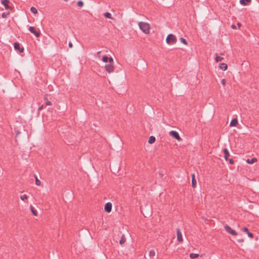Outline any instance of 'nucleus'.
<instances>
[{
  "mask_svg": "<svg viewBox=\"0 0 259 259\" xmlns=\"http://www.w3.org/2000/svg\"><path fill=\"white\" fill-rule=\"evenodd\" d=\"M229 161V163L231 164H233L234 163V161L233 159L231 158V159H228Z\"/></svg>",
  "mask_w": 259,
  "mask_h": 259,
  "instance_id": "obj_32",
  "label": "nucleus"
},
{
  "mask_svg": "<svg viewBox=\"0 0 259 259\" xmlns=\"http://www.w3.org/2000/svg\"><path fill=\"white\" fill-rule=\"evenodd\" d=\"M181 42L182 43H183V44L186 45L187 44V40L184 38L183 37H181L180 39Z\"/></svg>",
  "mask_w": 259,
  "mask_h": 259,
  "instance_id": "obj_27",
  "label": "nucleus"
},
{
  "mask_svg": "<svg viewBox=\"0 0 259 259\" xmlns=\"http://www.w3.org/2000/svg\"><path fill=\"white\" fill-rule=\"evenodd\" d=\"M100 53H101V51H99V52H98L97 53V56H99V55H100Z\"/></svg>",
  "mask_w": 259,
  "mask_h": 259,
  "instance_id": "obj_39",
  "label": "nucleus"
},
{
  "mask_svg": "<svg viewBox=\"0 0 259 259\" xmlns=\"http://www.w3.org/2000/svg\"><path fill=\"white\" fill-rule=\"evenodd\" d=\"M125 241H126V238L124 235H122L120 241H119L120 244L122 245V244H124Z\"/></svg>",
  "mask_w": 259,
  "mask_h": 259,
  "instance_id": "obj_23",
  "label": "nucleus"
},
{
  "mask_svg": "<svg viewBox=\"0 0 259 259\" xmlns=\"http://www.w3.org/2000/svg\"><path fill=\"white\" fill-rule=\"evenodd\" d=\"M169 135L173 137L174 138L177 139L178 141H181V138L180 137L178 133L176 131H171L169 132Z\"/></svg>",
  "mask_w": 259,
  "mask_h": 259,
  "instance_id": "obj_7",
  "label": "nucleus"
},
{
  "mask_svg": "<svg viewBox=\"0 0 259 259\" xmlns=\"http://www.w3.org/2000/svg\"><path fill=\"white\" fill-rule=\"evenodd\" d=\"M177 236L178 241L179 242H182L183 240L181 231L179 228L177 229Z\"/></svg>",
  "mask_w": 259,
  "mask_h": 259,
  "instance_id": "obj_9",
  "label": "nucleus"
},
{
  "mask_svg": "<svg viewBox=\"0 0 259 259\" xmlns=\"http://www.w3.org/2000/svg\"><path fill=\"white\" fill-rule=\"evenodd\" d=\"M68 46L70 48H72L73 47V45L71 42H69L68 44Z\"/></svg>",
  "mask_w": 259,
  "mask_h": 259,
  "instance_id": "obj_35",
  "label": "nucleus"
},
{
  "mask_svg": "<svg viewBox=\"0 0 259 259\" xmlns=\"http://www.w3.org/2000/svg\"><path fill=\"white\" fill-rule=\"evenodd\" d=\"M65 2H68V0H64Z\"/></svg>",
  "mask_w": 259,
  "mask_h": 259,
  "instance_id": "obj_43",
  "label": "nucleus"
},
{
  "mask_svg": "<svg viewBox=\"0 0 259 259\" xmlns=\"http://www.w3.org/2000/svg\"><path fill=\"white\" fill-rule=\"evenodd\" d=\"M251 2V0H240V3L243 6H246Z\"/></svg>",
  "mask_w": 259,
  "mask_h": 259,
  "instance_id": "obj_18",
  "label": "nucleus"
},
{
  "mask_svg": "<svg viewBox=\"0 0 259 259\" xmlns=\"http://www.w3.org/2000/svg\"><path fill=\"white\" fill-rule=\"evenodd\" d=\"M241 230L244 232H245L247 233L248 236L250 238H253V234L251 233L250 232H249V230L248 229V228H246V227H244L243 228H242L241 229Z\"/></svg>",
  "mask_w": 259,
  "mask_h": 259,
  "instance_id": "obj_12",
  "label": "nucleus"
},
{
  "mask_svg": "<svg viewBox=\"0 0 259 259\" xmlns=\"http://www.w3.org/2000/svg\"><path fill=\"white\" fill-rule=\"evenodd\" d=\"M155 141V138L154 136H150L148 140V143L150 144H153Z\"/></svg>",
  "mask_w": 259,
  "mask_h": 259,
  "instance_id": "obj_20",
  "label": "nucleus"
},
{
  "mask_svg": "<svg viewBox=\"0 0 259 259\" xmlns=\"http://www.w3.org/2000/svg\"><path fill=\"white\" fill-rule=\"evenodd\" d=\"M224 228H225L226 231L228 233H229L233 236L237 235V234H238L237 233L235 230L232 229V228L228 225H225Z\"/></svg>",
  "mask_w": 259,
  "mask_h": 259,
  "instance_id": "obj_4",
  "label": "nucleus"
},
{
  "mask_svg": "<svg viewBox=\"0 0 259 259\" xmlns=\"http://www.w3.org/2000/svg\"><path fill=\"white\" fill-rule=\"evenodd\" d=\"M232 27L233 28H236V26H235V25H232Z\"/></svg>",
  "mask_w": 259,
  "mask_h": 259,
  "instance_id": "obj_41",
  "label": "nucleus"
},
{
  "mask_svg": "<svg viewBox=\"0 0 259 259\" xmlns=\"http://www.w3.org/2000/svg\"><path fill=\"white\" fill-rule=\"evenodd\" d=\"M223 153L224 154V158L226 161L228 160V157L230 156V153L229 151L227 148H225L223 149Z\"/></svg>",
  "mask_w": 259,
  "mask_h": 259,
  "instance_id": "obj_14",
  "label": "nucleus"
},
{
  "mask_svg": "<svg viewBox=\"0 0 259 259\" xmlns=\"http://www.w3.org/2000/svg\"><path fill=\"white\" fill-rule=\"evenodd\" d=\"M257 161V159L256 158H252L251 159H247L246 160V162L248 164H253L255 162Z\"/></svg>",
  "mask_w": 259,
  "mask_h": 259,
  "instance_id": "obj_17",
  "label": "nucleus"
},
{
  "mask_svg": "<svg viewBox=\"0 0 259 259\" xmlns=\"http://www.w3.org/2000/svg\"><path fill=\"white\" fill-rule=\"evenodd\" d=\"M196 184L197 182L196 180H195V174H193L192 175V187L194 188H195L196 187Z\"/></svg>",
  "mask_w": 259,
  "mask_h": 259,
  "instance_id": "obj_15",
  "label": "nucleus"
},
{
  "mask_svg": "<svg viewBox=\"0 0 259 259\" xmlns=\"http://www.w3.org/2000/svg\"><path fill=\"white\" fill-rule=\"evenodd\" d=\"M104 16L105 17L108 18V19H112L111 14L109 12H106L104 13Z\"/></svg>",
  "mask_w": 259,
  "mask_h": 259,
  "instance_id": "obj_25",
  "label": "nucleus"
},
{
  "mask_svg": "<svg viewBox=\"0 0 259 259\" xmlns=\"http://www.w3.org/2000/svg\"><path fill=\"white\" fill-rule=\"evenodd\" d=\"M112 204L110 202H107L104 206V210L107 212H110L112 210Z\"/></svg>",
  "mask_w": 259,
  "mask_h": 259,
  "instance_id": "obj_8",
  "label": "nucleus"
},
{
  "mask_svg": "<svg viewBox=\"0 0 259 259\" xmlns=\"http://www.w3.org/2000/svg\"><path fill=\"white\" fill-rule=\"evenodd\" d=\"M46 105H47V106L51 105H52V103H51V102H50L49 101H47L46 102Z\"/></svg>",
  "mask_w": 259,
  "mask_h": 259,
  "instance_id": "obj_33",
  "label": "nucleus"
},
{
  "mask_svg": "<svg viewBox=\"0 0 259 259\" xmlns=\"http://www.w3.org/2000/svg\"><path fill=\"white\" fill-rule=\"evenodd\" d=\"M2 4L4 6L6 10H11L12 8L9 6V0H1Z\"/></svg>",
  "mask_w": 259,
  "mask_h": 259,
  "instance_id": "obj_10",
  "label": "nucleus"
},
{
  "mask_svg": "<svg viewBox=\"0 0 259 259\" xmlns=\"http://www.w3.org/2000/svg\"><path fill=\"white\" fill-rule=\"evenodd\" d=\"M35 184L37 186H39L41 183L40 181L38 179V178H37L36 176H35Z\"/></svg>",
  "mask_w": 259,
  "mask_h": 259,
  "instance_id": "obj_28",
  "label": "nucleus"
},
{
  "mask_svg": "<svg viewBox=\"0 0 259 259\" xmlns=\"http://www.w3.org/2000/svg\"><path fill=\"white\" fill-rule=\"evenodd\" d=\"M238 124V120L237 118H233L230 122V126H236Z\"/></svg>",
  "mask_w": 259,
  "mask_h": 259,
  "instance_id": "obj_13",
  "label": "nucleus"
},
{
  "mask_svg": "<svg viewBox=\"0 0 259 259\" xmlns=\"http://www.w3.org/2000/svg\"><path fill=\"white\" fill-rule=\"evenodd\" d=\"M29 30L37 37H39L41 34L40 31L36 30L33 26H30Z\"/></svg>",
  "mask_w": 259,
  "mask_h": 259,
  "instance_id": "obj_5",
  "label": "nucleus"
},
{
  "mask_svg": "<svg viewBox=\"0 0 259 259\" xmlns=\"http://www.w3.org/2000/svg\"><path fill=\"white\" fill-rule=\"evenodd\" d=\"M237 241L238 242H243L244 241V240L243 239H239L237 240Z\"/></svg>",
  "mask_w": 259,
  "mask_h": 259,
  "instance_id": "obj_37",
  "label": "nucleus"
},
{
  "mask_svg": "<svg viewBox=\"0 0 259 259\" xmlns=\"http://www.w3.org/2000/svg\"><path fill=\"white\" fill-rule=\"evenodd\" d=\"M102 61L104 62L107 63L109 62V63L113 62V59L112 57H108L107 56L105 55L102 58Z\"/></svg>",
  "mask_w": 259,
  "mask_h": 259,
  "instance_id": "obj_11",
  "label": "nucleus"
},
{
  "mask_svg": "<svg viewBox=\"0 0 259 259\" xmlns=\"http://www.w3.org/2000/svg\"><path fill=\"white\" fill-rule=\"evenodd\" d=\"M14 48L16 51H18L19 53H22L24 52L23 47H21L20 44L18 42H16L14 44Z\"/></svg>",
  "mask_w": 259,
  "mask_h": 259,
  "instance_id": "obj_6",
  "label": "nucleus"
},
{
  "mask_svg": "<svg viewBox=\"0 0 259 259\" xmlns=\"http://www.w3.org/2000/svg\"><path fill=\"white\" fill-rule=\"evenodd\" d=\"M220 68L222 69L223 70H226L228 68V66L227 64L222 63L220 64L219 66Z\"/></svg>",
  "mask_w": 259,
  "mask_h": 259,
  "instance_id": "obj_16",
  "label": "nucleus"
},
{
  "mask_svg": "<svg viewBox=\"0 0 259 259\" xmlns=\"http://www.w3.org/2000/svg\"><path fill=\"white\" fill-rule=\"evenodd\" d=\"M237 25H238V27H240V26H241V24L240 23H237Z\"/></svg>",
  "mask_w": 259,
  "mask_h": 259,
  "instance_id": "obj_40",
  "label": "nucleus"
},
{
  "mask_svg": "<svg viewBox=\"0 0 259 259\" xmlns=\"http://www.w3.org/2000/svg\"><path fill=\"white\" fill-rule=\"evenodd\" d=\"M44 100L45 101H48V95H45V96H44Z\"/></svg>",
  "mask_w": 259,
  "mask_h": 259,
  "instance_id": "obj_36",
  "label": "nucleus"
},
{
  "mask_svg": "<svg viewBox=\"0 0 259 259\" xmlns=\"http://www.w3.org/2000/svg\"><path fill=\"white\" fill-rule=\"evenodd\" d=\"M9 15V13H3L2 14V16L3 18H6V17H7V15Z\"/></svg>",
  "mask_w": 259,
  "mask_h": 259,
  "instance_id": "obj_31",
  "label": "nucleus"
},
{
  "mask_svg": "<svg viewBox=\"0 0 259 259\" xmlns=\"http://www.w3.org/2000/svg\"><path fill=\"white\" fill-rule=\"evenodd\" d=\"M177 39L176 37L172 34H168L166 38V41L167 44L169 45L175 44L177 42Z\"/></svg>",
  "mask_w": 259,
  "mask_h": 259,
  "instance_id": "obj_2",
  "label": "nucleus"
},
{
  "mask_svg": "<svg viewBox=\"0 0 259 259\" xmlns=\"http://www.w3.org/2000/svg\"><path fill=\"white\" fill-rule=\"evenodd\" d=\"M139 26L143 32L146 34L149 33L150 26L148 23L143 22H140L139 23Z\"/></svg>",
  "mask_w": 259,
  "mask_h": 259,
  "instance_id": "obj_1",
  "label": "nucleus"
},
{
  "mask_svg": "<svg viewBox=\"0 0 259 259\" xmlns=\"http://www.w3.org/2000/svg\"><path fill=\"white\" fill-rule=\"evenodd\" d=\"M20 133L19 132H16V135H18Z\"/></svg>",
  "mask_w": 259,
  "mask_h": 259,
  "instance_id": "obj_42",
  "label": "nucleus"
},
{
  "mask_svg": "<svg viewBox=\"0 0 259 259\" xmlns=\"http://www.w3.org/2000/svg\"><path fill=\"white\" fill-rule=\"evenodd\" d=\"M224 59V58L221 57L220 56H218V55H216V56L215 57V61L217 62H219L220 61H222Z\"/></svg>",
  "mask_w": 259,
  "mask_h": 259,
  "instance_id": "obj_24",
  "label": "nucleus"
},
{
  "mask_svg": "<svg viewBox=\"0 0 259 259\" xmlns=\"http://www.w3.org/2000/svg\"><path fill=\"white\" fill-rule=\"evenodd\" d=\"M149 255L151 258H153L155 255L154 250H151L149 252Z\"/></svg>",
  "mask_w": 259,
  "mask_h": 259,
  "instance_id": "obj_21",
  "label": "nucleus"
},
{
  "mask_svg": "<svg viewBox=\"0 0 259 259\" xmlns=\"http://www.w3.org/2000/svg\"><path fill=\"white\" fill-rule=\"evenodd\" d=\"M30 11L33 14H35L37 13V9L35 7H31Z\"/></svg>",
  "mask_w": 259,
  "mask_h": 259,
  "instance_id": "obj_26",
  "label": "nucleus"
},
{
  "mask_svg": "<svg viewBox=\"0 0 259 259\" xmlns=\"http://www.w3.org/2000/svg\"><path fill=\"white\" fill-rule=\"evenodd\" d=\"M77 6L80 7H82L83 6V2L81 1H78V2H77Z\"/></svg>",
  "mask_w": 259,
  "mask_h": 259,
  "instance_id": "obj_30",
  "label": "nucleus"
},
{
  "mask_svg": "<svg viewBox=\"0 0 259 259\" xmlns=\"http://www.w3.org/2000/svg\"><path fill=\"white\" fill-rule=\"evenodd\" d=\"M222 84H223L224 85H225V84H226V79H223L222 80Z\"/></svg>",
  "mask_w": 259,
  "mask_h": 259,
  "instance_id": "obj_34",
  "label": "nucleus"
},
{
  "mask_svg": "<svg viewBox=\"0 0 259 259\" xmlns=\"http://www.w3.org/2000/svg\"><path fill=\"white\" fill-rule=\"evenodd\" d=\"M20 198L22 200L24 201L25 199H27L28 198V197L27 195L24 194L20 196Z\"/></svg>",
  "mask_w": 259,
  "mask_h": 259,
  "instance_id": "obj_29",
  "label": "nucleus"
},
{
  "mask_svg": "<svg viewBox=\"0 0 259 259\" xmlns=\"http://www.w3.org/2000/svg\"><path fill=\"white\" fill-rule=\"evenodd\" d=\"M42 108H43V105H41V106H40V107L38 108V111H40V110H41V109H42Z\"/></svg>",
  "mask_w": 259,
  "mask_h": 259,
  "instance_id": "obj_38",
  "label": "nucleus"
},
{
  "mask_svg": "<svg viewBox=\"0 0 259 259\" xmlns=\"http://www.w3.org/2000/svg\"><path fill=\"white\" fill-rule=\"evenodd\" d=\"M113 62L109 63L108 64H106L105 66V70L108 73H111L114 71V67L113 65Z\"/></svg>",
  "mask_w": 259,
  "mask_h": 259,
  "instance_id": "obj_3",
  "label": "nucleus"
},
{
  "mask_svg": "<svg viewBox=\"0 0 259 259\" xmlns=\"http://www.w3.org/2000/svg\"><path fill=\"white\" fill-rule=\"evenodd\" d=\"M199 256V254L197 253H191L190 254V257L191 258L194 259L197 258Z\"/></svg>",
  "mask_w": 259,
  "mask_h": 259,
  "instance_id": "obj_22",
  "label": "nucleus"
},
{
  "mask_svg": "<svg viewBox=\"0 0 259 259\" xmlns=\"http://www.w3.org/2000/svg\"><path fill=\"white\" fill-rule=\"evenodd\" d=\"M30 210L33 215L37 216V212L32 205L30 206Z\"/></svg>",
  "mask_w": 259,
  "mask_h": 259,
  "instance_id": "obj_19",
  "label": "nucleus"
}]
</instances>
